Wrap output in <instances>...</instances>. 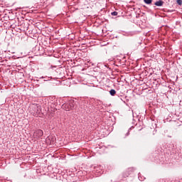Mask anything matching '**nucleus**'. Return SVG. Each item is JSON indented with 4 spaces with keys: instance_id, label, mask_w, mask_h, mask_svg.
<instances>
[{
    "instance_id": "obj_1",
    "label": "nucleus",
    "mask_w": 182,
    "mask_h": 182,
    "mask_svg": "<svg viewBox=\"0 0 182 182\" xmlns=\"http://www.w3.org/2000/svg\"><path fill=\"white\" fill-rule=\"evenodd\" d=\"M30 112L33 116H36L41 113V107L38 104H32L30 106Z\"/></svg>"
},
{
    "instance_id": "obj_2",
    "label": "nucleus",
    "mask_w": 182,
    "mask_h": 182,
    "mask_svg": "<svg viewBox=\"0 0 182 182\" xmlns=\"http://www.w3.org/2000/svg\"><path fill=\"white\" fill-rule=\"evenodd\" d=\"M42 136H43V131L41 129L36 130L33 134V137H34V139H41Z\"/></svg>"
},
{
    "instance_id": "obj_3",
    "label": "nucleus",
    "mask_w": 182,
    "mask_h": 182,
    "mask_svg": "<svg viewBox=\"0 0 182 182\" xmlns=\"http://www.w3.org/2000/svg\"><path fill=\"white\" fill-rule=\"evenodd\" d=\"M134 171V169L133 168H129L127 171H125L123 173V177L126 178L127 177H129L132 173Z\"/></svg>"
},
{
    "instance_id": "obj_4",
    "label": "nucleus",
    "mask_w": 182,
    "mask_h": 182,
    "mask_svg": "<svg viewBox=\"0 0 182 182\" xmlns=\"http://www.w3.org/2000/svg\"><path fill=\"white\" fill-rule=\"evenodd\" d=\"M63 109H65V110H66L67 112L72 110V108L70 107V105L69 104H63Z\"/></svg>"
},
{
    "instance_id": "obj_5",
    "label": "nucleus",
    "mask_w": 182,
    "mask_h": 182,
    "mask_svg": "<svg viewBox=\"0 0 182 182\" xmlns=\"http://www.w3.org/2000/svg\"><path fill=\"white\" fill-rule=\"evenodd\" d=\"M154 5H156V6H163V5H164V1H163V0H159L155 2Z\"/></svg>"
},
{
    "instance_id": "obj_6",
    "label": "nucleus",
    "mask_w": 182,
    "mask_h": 182,
    "mask_svg": "<svg viewBox=\"0 0 182 182\" xmlns=\"http://www.w3.org/2000/svg\"><path fill=\"white\" fill-rule=\"evenodd\" d=\"M129 132H122L121 133V137H122V139H126V137H127V136H129Z\"/></svg>"
},
{
    "instance_id": "obj_7",
    "label": "nucleus",
    "mask_w": 182,
    "mask_h": 182,
    "mask_svg": "<svg viewBox=\"0 0 182 182\" xmlns=\"http://www.w3.org/2000/svg\"><path fill=\"white\" fill-rule=\"evenodd\" d=\"M75 102L73 100H71L69 102L68 105H70V107H71V109H73V107H75Z\"/></svg>"
},
{
    "instance_id": "obj_8",
    "label": "nucleus",
    "mask_w": 182,
    "mask_h": 182,
    "mask_svg": "<svg viewBox=\"0 0 182 182\" xmlns=\"http://www.w3.org/2000/svg\"><path fill=\"white\" fill-rule=\"evenodd\" d=\"M109 95H111V96H114V95H116V90H111L109 91Z\"/></svg>"
},
{
    "instance_id": "obj_9",
    "label": "nucleus",
    "mask_w": 182,
    "mask_h": 182,
    "mask_svg": "<svg viewBox=\"0 0 182 182\" xmlns=\"http://www.w3.org/2000/svg\"><path fill=\"white\" fill-rule=\"evenodd\" d=\"M144 2H145V4H146L147 5H150V4L153 2V0H144Z\"/></svg>"
},
{
    "instance_id": "obj_10",
    "label": "nucleus",
    "mask_w": 182,
    "mask_h": 182,
    "mask_svg": "<svg viewBox=\"0 0 182 182\" xmlns=\"http://www.w3.org/2000/svg\"><path fill=\"white\" fill-rule=\"evenodd\" d=\"M117 11H114L111 13V15H112V16H117Z\"/></svg>"
},
{
    "instance_id": "obj_11",
    "label": "nucleus",
    "mask_w": 182,
    "mask_h": 182,
    "mask_svg": "<svg viewBox=\"0 0 182 182\" xmlns=\"http://www.w3.org/2000/svg\"><path fill=\"white\" fill-rule=\"evenodd\" d=\"M178 5H182V0H177Z\"/></svg>"
}]
</instances>
